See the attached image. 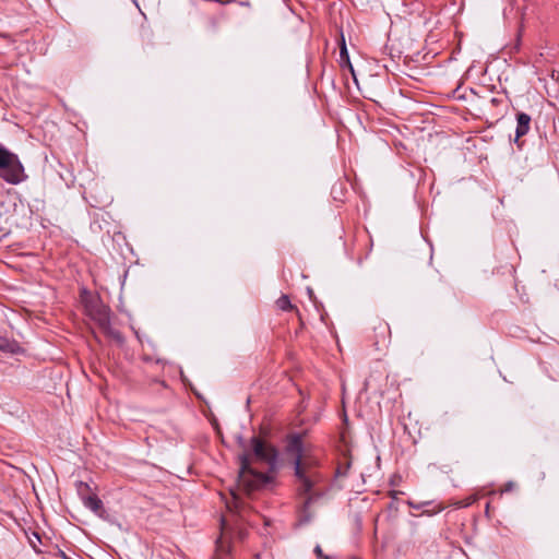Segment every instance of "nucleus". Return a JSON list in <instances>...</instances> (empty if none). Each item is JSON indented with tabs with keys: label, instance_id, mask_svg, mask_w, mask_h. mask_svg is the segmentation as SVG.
Returning <instances> with one entry per match:
<instances>
[{
	"label": "nucleus",
	"instance_id": "f257e3e1",
	"mask_svg": "<svg viewBox=\"0 0 559 559\" xmlns=\"http://www.w3.org/2000/svg\"><path fill=\"white\" fill-rule=\"evenodd\" d=\"M252 452L239 456L240 468L237 489L230 490V499L226 500L227 512L221 519V536L217 540L219 547L225 544L242 543L248 536L247 526L255 524L257 513L243 501L239 492L251 495L272 480L267 473L259 472L253 467L255 462L266 464L273 472L277 463V451L259 437L251 439ZM230 545H228V548Z\"/></svg>",
	"mask_w": 559,
	"mask_h": 559
},
{
	"label": "nucleus",
	"instance_id": "f03ea898",
	"mask_svg": "<svg viewBox=\"0 0 559 559\" xmlns=\"http://www.w3.org/2000/svg\"><path fill=\"white\" fill-rule=\"evenodd\" d=\"M286 452L294 456L296 493L300 498V512L305 522L312 518L311 508L321 501L328 488L323 475L318 471L319 461L309 453L302 442V435L295 433L287 438Z\"/></svg>",
	"mask_w": 559,
	"mask_h": 559
},
{
	"label": "nucleus",
	"instance_id": "7ed1b4c3",
	"mask_svg": "<svg viewBox=\"0 0 559 559\" xmlns=\"http://www.w3.org/2000/svg\"><path fill=\"white\" fill-rule=\"evenodd\" d=\"M85 308L90 318L98 325L105 335L118 343L123 342L122 334L118 330L111 328L109 307L104 305L100 300H92L85 305Z\"/></svg>",
	"mask_w": 559,
	"mask_h": 559
},
{
	"label": "nucleus",
	"instance_id": "20e7f679",
	"mask_svg": "<svg viewBox=\"0 0 559 559\" xmlns=\"http://www.w3.org/2000/svg\"><path fill=\"white\" fill-rule=\"evenodd\" d=\"M0 170L8 175H24V167L19 156L0 143Z\"/></svg>",
	"mask_w": 559,
	"mask_h": 559
},
{
	"label": "nucleus",
	"instance_id": "39448f33",
	"mask_svg": "<svg viewBox=\"0 0 559 559\" xmlns=\"http://www.w3.org/2000/svg\"><path fill=\"white\" fill-rule=\"evenodd\" d=\"M531 116L525 112H518L516 115V129H515V139L514 141L518 143L519 140L527 134L531 128Z\"/></svg>",
	"mask_w": 559,
	"mask_h": 559
},
{
	"label": "nucleus",
	"instance_id": "423d86ee",
	"mask_svg": "<svg viewBox=\"0 0 559 559\" xmlns=\"http://www.w3.org/2000/svg\"><path fill=\"white\" fill-rule=\"evenodd\" d=\"M340 67L345 69L347 68L352 74L355 76L353 64L350 63L349 55L346 48L344 36L341 37V48H340Z\"/></svg>",
	"mask_w": 559,
	"mask_h": 559
},
{
	"label": "nucleus",
	"instance_id": "0eeeda50",
	"mask_svg": "<svg viewBox=\"0 0 559 559\" xmlns=\"http://www.w3.org/2000/svg\"><path fill=\"white\" fill-rule=\"evenodd\" d=\"M83 503L86 508L91 509L94 513L100 515L103 512V502L96 495L87 496L83 499Z\"/></svg>",
	"mask_w": 559,
	"mask_h": 559
},
{
	"label": "nucleus",
	"instance_id": "6e6552de",
	"mask_svg": "<svg viewBox=\"0 0 559 559\" xmlns=\"http://www.w3.org/2000/svg\"><path fill=\"white\" fill-rule=\"evenodd\" d=\"M276 306L278 309L283 311H295L296 314L300 318L299 310L290 302L289 297L287 295H282L276 300Z\"/></svg>",
	"mask_w": 559,
	"mask_h": 559
},
{
	"label": "nucleus",
	"instance_id": "1a4fd4ad",
	"mask_svg": "<svg viewBox=\"0 0 559 559\" xmlns=\"http://www.w3.org/2000/svg\"><path fill=\"white\" fill-rule=\"evenodd\" d=\"M374 331L379 332V335L381 336V343H385L386 340H390L391 337V331L390 326L385 322H379L378 325H376ZM380 341H376V344H379Z\"/></svg>",
	"mask_w": 559,
	"mask_h": 559
},
{
	"label": "nucleus",
	"instance_id": "9d476101",
	"mask_svg": "<svg viewBox=\"0 0 559 559\" xmlns=\"http://www.w3.org/2000/svg\"><path fill=\"white\" fill-rule=\"evenodd\" d=\"M350 467V462L345 460V463H340L336 469V474L338 476H346L348 468Z\"/></svg>",
	"mask_w": 559,
	"mask_h": 559
},
{
	"label": "nucleus",
	"instance_id": "9b49d317",
	"mask_svg": "<svg viewBox=\"0 0 559 559\" xmlns=\"http://www.w3.org/2000/svg\"><path fill=\"white\" fill-rule=\"evenodd\" d=\"M11 185H17L24 179L25 177H3Z\"/></svg>",
	"mask_w": 559,
	"mask_h": 559
},
{
	"label": "nucleus",
	"instance_id": "f8f14e48",
	"mask_svg": "<svg viewBox=\"0 0 559 559\" xmlns=\"http://www.w3.org/2000/svg\"><path fill=\"white\" fill-rule=\"evenodd\" d=\"M314 552L317 554L318 557L326 559V557L323 556V552H322V549L320 546H317L314 548Z\"/></svg>",
	"mask_w": 559,
	"mask_h": 559
},
{
	"label": "nucleus",
	"instance_id": "ddd939ff",
	"mask_svg": "<svg viewBox=\"0 0 559 559\" xmlns=\"http://www.w3.org/2000/svg\"><path fill=\"white\" fill-rule=\"evenodd\" d=\"M31 540V544L33 546V548L37 551V552H40V550L37 549L36 547V544L33 542V539H29Z\"/></svg>",
	"mask_w": 559,
	"mask_h": 559
},
{
	"label": "nucleus",
	"instance_id": "4468645a",
	"mask_svg": "<svg viewBox=\"0 0 559 559\" xmlns=\"http://www.w3.org/2000/svg\"><path fill=\"white\" fill-rule=\"evenodd\" d=\"M399 493H400V491H392L391 495H392L393 498H396Z\"/></svg>",
	"mask_w": 559,
	"mask_h": 559
},
{
	"label": "nucleus",
	"instance_id": "2eb2a0df",
	"mask_svg": "<svg viewBox=\"0 0 559 559\" xmlns=\"http://www.w3.org/2000/svg\"><path fill=\"white\" fill-rule=\"evenodd\" d=\"M33 535H34V537H35L38 542H40V537H39V535H38V534L34 533Z\"/></svg>",
	"mask_w": 559,
	"mask_h": 559
},
{
	"label": "nucleus",
	"instance_id": "dca6fc26",
	"mask_svg": "<svg viewBox=\"0 0 559 559\" xmlns=\"http://www.w3.org/2000/svg\"><path fill=\"white\" fill-rule=\"evenodd\" d=\"M3 342H4V341H1V343H0V349H3V348H4V346H3V344H2Z\"/></svg>",
	"mask_w": 559,
	"mask_h": 559
},
{
	"label": "nucleus",
	"instance_id": "f3484780",
	"mask_svg": "<svg viewBox=\"0 0 559 559\" xmlns=\"http://www.w3.org/2000/svg\"><path fill=\"white\" fill-rule=\"evenodd\" d=\"M132 1H133V3H135V4L138 5V2H136V0H132Z\"/></svg>",
	"mask_w": 559,
	"mask_h": 559
},
{
	"label": "nucleus",
	"instance_id": "a211bd4d",
	"mask_svg": "<svg viewBox=\"0 0 559 559\" xmlns=\"http://www.w3.org/2000/svg\"><path fill=\"white\" fill-rule=\"evenodd\" d=\"M353 559H358V558H353Z\"/></svg>",
	"mask_w": 559,
	"mask_h": 559
}]
</instances>
